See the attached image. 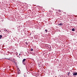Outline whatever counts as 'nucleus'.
Here are the masks:
<instances>
[{
	"instance_id": "obj_1",
	"label": "nucleus",
	"mask_w": 77,
	"mask_h": 77,
	"mask_svg": "<svg viewBox=\"0 0 77 77\" xmlns=\"http://www.w3.org/2000/svg\"><path fill=\"white\" fill-rule=\"evenodd\" d=\"M63 23H60L59 24H58V26H62L63 25Z\"/></svg>"
},
{
	"instance_id": "obj_2",
	"label": "nucleus",
	"mask_w": 77,
	"mask_h": 77,
	"mask_svg": "<svg viewBox=\"0 0 77 77\" xmlns=\"http://www.w3.org/2000/svg\"><path fill=\"white\" fill-rule=\"evenodd\" d=\"M26 59H23V63H24V62L26 61Z\"/></svg>"
},
{
	"instance_id": "obj_3",
	"label": "nucleus",
	"mask_w": 77,
	"mask_h": 77,
	"mask_svg": "<svg viewBox=\"0 0 77 77\" xmlns=\"http://www.w3.org/2000/svg\"><path fill=\"white\" fill-rule=\"evenodd\" d=\"M73 75H77V72L74 73Z\"/></svg>"
},
{
	"instance_id": "obj_4",
	"label": "nucleus",
	"mask_w": 77,
	"mask_h": 77,
	"mask_svg": "<svg viewBox=\"0 0 77 77\" xmlns=\"http://www.w3.org/2000/svg\"><path fill=\"white\" fill-rule=\"evenodd\" d=\"M72 31H73V32H74V31H75V29H74V28L72 29Z\"/></svg>"
},
{
	"instance_id": "obj_5",
	"label": "nucleus",
	"mask_w": 77,
	"mask_h": 77,
	"mask_svg": "<svg viewBox=\"0 0 77 77\" xmlns=\"http://www.w3.org/2000/svg\"><path fill=\"white\" fill-rule=\"evenodd\" d=\"M2 35H0V39H2Z\"/></svg>"
},
{
	"instance_id": "obj_6",
	"label": "nucleus",
	"mask_w": 77,
	"mask_h": 77,
	"mask_svg": "<svg viewBox=\"0 0 77 77\" xmlns=\"http://www.w3.org/2000/svg\"><path fill=\"white\" fill-rule=\"evenodd\" d=\"M70 74V72H69L67 74V75L68 76L69 75V74Z\"/></svg>"
},
{
	"instance_id": "obj_7",
	"label": "nucleus",
	"mask_w": 77,
	"mask_h": 77,
	"mask_svg": "<svg viewBox=\"0 0 77 77\" xmlns=\"http://www.w3.org/2000/svg\"><path fill=\"white\" fill-rule=\"evenodd\" d=\"M30 51H33V48H31L30 49Z\"/></svg>"
},
{
	"instance_id": "obj_8",
	"label": "nucleus",
	"mask_w": 77,
	"mask_h": 77,
	"mask_svg": "<svg viewBox=\"0 0 77 77\" xmlns=\"http://www.w3.org/2000/svg\"><path fill=\"white\" fill-rule=\"evenodd\" d=\"M58 12H61V11L60 10H58Z\"/></svg>"
},
{
	"instance_id": "obj_9",
	"label": "nucleus",
	"mask_w": 77,
	"mask_h": 77,
	"mask_svg": "<svg viewBox=\"0 0 77 77\" xmlns=\"http://www.w3.org/2000/svg\"><path fill=\"white\" fill-rule=\"evenodd\" d=\"M45 31L46 32H48V30H47V29H45Z\"/></svg>"
},
{
	"instance_id": "obj_10",
	"label": "nucleus",
	"mask_w": 77,
	"mask_h": 77,
	"mask_svg": "<svg viewBox=\"0 0 77 77\" xmlns=\"http://www.w3.org/2000/svg\"><path fill=\"white\" fill-rule=\"evenodd\" d=\"M13 62H14V63H15V60H13Z\"/></svg>"
},
{
	"instance_id": "obj_11",
	"label": "nucleus",
	"mask_w": 77,
	"mask_h": 77,
	"mask_svg": "<svg viewBox=\"0 0 77 77\" xmlns=\"http://www.w3.org/2000/svg\"><path fill=\"white\" fill-rule=\"evenodd\" d=\"M25 44H26V45H28V43H27V42H25Z\"/></svg>"
},
{
	"instance_id": "obj_12",
	"label": "nucleus",
	"mask_w": 77,
	"mask_h": 77,
	"mask_svg": "<svg viewBox=\"0 0 77 77\" xmlns=\"http://www.w3.org/2000/svg\"><path fill=\"white\" fill-rule=\"evenodd\" d=\"M50 15H53V14L52 13H51Z\"/></svg>"
},
{
	"instance_id": "obj_13",
	"label": "nucleus",
	"mask_w": 77,
	"mask_h": 77,
	"mask_svg": "<svg viewBox=\"0 0 77 77\" xmlns=\"http://www.w3.org/2000/svg\"><path fill=\"white\" fill-rule=\"evenodd\" d=\"M8 59V60H10V59Z\"/></svg>"
},
{
	"instance_id": "obj_14",
	"label": "nucleus",
	"mask_w": 77,
	"mask_h": 77,
	"mask_svg": "<svg viewBox=\"0 0 77 77\" xmlns=\"http://www.w3.org/2000/svg\"><path fill=\"white\" fill-rule=\"evenodd\" d=\"M19 55H20V54Z\"/></svg>"
}]
</instances>
